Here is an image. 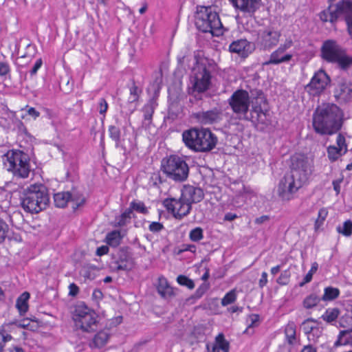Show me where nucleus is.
Here are the masks:
<instances>
[{"mask_svg":"<svg viewBox=\"0 0 352 352\" xmlns=\"http://www.w3.org/2000/svg\"><path fill=\"white\" fill-rule=\"evenodd\" d=\"M30 298V294L27 292H23L16 300V307L19 310L20 315H23L28 309V301Z\"/></svg>","mask_w":352,"mask_h":352,"instance_id":"32","label":"nucleus"},{"mask_svg":"<svg viewBox=\"0 0 352 352\" xmlns=\"http://www.w3.org/2000/svg\"><path fill=\"white\" fill-rule=\"evenodd\" d=\"M27 115L33 118L34 120H36L40 116V112L36 110V109L34 107H27Z\"/></svg>","mask_w":352,"mask_h":352,"instance_id":"62","label":"nucleus"},{"mask_svg":"<svg viewBox=\"0 0 352 352\" xmlns=\"http://www.w3.org/2000/svg\"><path fill=\"white\" fill-rule=\"evenodd\" d=\"M250 96L249 116H253L254 120H249L252 122H259L261 116H265L267 111V101L263 91L261 89H253L249 94Z\"/></svg>","mask_w":352,"mask_h":352,"instance_id":"13","label":"nucleus"},{"mask_svg":"<svg viewBox=\"0 0 352 352\" xmlns=\"http://www.w3.org/2000/svg\"><path fill=\"white\" fill-rule=\"evenodd\" d=\"M10 66L8 63L1 61V81L5 87H9L12 86L10 79Z\"/></svg>","mask_w":352,"mask_h":352,"instance_id":"35","label":"nucleus"},{"mask_svg":"<svg viewBox=\"0 0 352 352\" xmlns=\"http://www.w3.org/2000/svg\"><path fill=\"white\" fill-rule=\"evenodd\" d=\"M318 265L317 263H314L311 265V267L310 270L308 272V273L305 275V276L303 278V281L300 283V286H303L305 284L309 283L313 276V274L315 273L318 270Z\"/></svg>","mask_w":352,"mask_h":352,"instance_id":"54","label":"nucleus"},{"mask_svg":"<svg viewBox=\"0 0 352 352\" xmlns=\"http://www.w3.org/2000/svg\"><path fill=\"white\" fill-rule=\"evenodd\" d=\"M3 168L12 172L14 176L27 178L30 172L28 155L21 151H8L1 156Z\"/></svg>","mask_w":352,"mask_h":352,"instance_id":"7","label":"nucleus"},{"mask_svg":"<svg viewBox=\"0 0 352 352\" xmlns=\"http://www.w3.org/2000/svg\"><path fill=\"white\" fill-rule=\"evenodd\" d=\"M135 214L131 211V209L126 208L122 214L115 219L116 226L123 227L131 223L132 218Z\"/></svg>","mask_w":352,"mask_h":352,"instance_id":"30","label":"nucleus"},{"mask_svg":"<svg viewBox=\"0 0 352 352\" xmlns=\"http://www.w3.org/2000/svg\"><path fill=\"white\" fill-rule=\"evenodd\" d=\"M328 215V211L326 208H322L319 210L318 218L315 222V228L318 229L321 226L323 225L324 220Z\"/></svg>","mask_w":352,"mask_h":352,"instance_id":"50","label":"nucleus"},{"mask_svg":"<svg viewBox=\"0 0 352 352\" xmlns=\"http://www.w3.org/2000/svg\"><path fill=\"white\" fill-rule=\"evenodd\" d=\"M321 56L328 63L337 64L342 70L346 71L352 66V56H348L346 50L334 40H327L322 43Z\"/></svg>","mask_w":352,"mask_h":352,"instance_id":"5","label":"nucleus"},{"mask_svg":"<svg viewBox=\"0 0 352 352\" xmlns=\"http://www.w3.org/2000/svg\"><path fill=\"white\" fill-rule=\"evenodd\" d=\"M292 58V54L284 52L279 48H277L270 54L269 60L265 62L264 65H279L283 63H288Z\"/></svg>","mask_w":352,"mask_h":352,"instance_id":"25","label":"nucleus"},{"mask_svg":"<svg viewBox=\"0 0 352 352\" xmlns=\"http://www.w3.org/2000/svg\"><path fill=\"white\" fill-rule=\"evenodd\" d=\"M330 82L331 79L327 74L320 69L314 74L305 89L311 96H318L324 91Z\"/></svg>","mask_w":352,"mask_h":352,"instance_id":"17","label":"nucleus"},{"mask_svg":"<svg viewBox=\"0 0 352 352\" xmlns=\"http://www.w3.org/2000/svg\"><path fill=\"white\" fill-rule=\"evenodd\" d=\"M117 270L128 271L133 267L132 258L124 250H120L116 261Z\"/></svg>","mask_w":352,"mask_h":352,"instance_id":"26","label":"nucleus"},{"mask_svg":"<svg viewBox=\"0 0 352 352\" xmlns=\"http://www.w3.org/2000/svg\"><path fill=\"white\" fill-rule=\"evenodd\" d=\"M196 25L203 32H210L218 36L221 34L222 23L218 14L212 12L210 7H203L196 18Z\"/></svg>","mask_w":352,"mask_h":352,"instance_id":"10","label":"nucleus"},{"mask_svg":"<svg viewBox=\"0 0 352 352\" xmlns=\"http://www.w3.org/2000/svg\"><path fill=\"white\" fill-rule=\"evenodd\" d=\"M352 331V329L349 331H341L338 335V340L335 342L334 346H338L340 345H345L348 343L346 340H343V337L348 334L349 332Z\"/></svg>","mask_w":352,"mask_h":352,"instance_id":"58","label":"nucleus"},{"mask_svg":"<svg viewBox=\"0 0 352 352\" xmlns=\"http://www.w3.org/2000/svg\"><path fill=\"white\" fill-rule=\"evenodd\" d=\"M189 238L193 242H198L204 239V230L200 227L191 230L189 232Z\"/></svg>","mask_w":352,"mask_h":352,"instance_id":"45","label":"nucleus"},{"mask_svg":"<svg viewBox=\"0 0 352 352\" xmlns=\"http://www.w3.org/2000/svg\"><path fill=\"white\" fill-rule=\"evenodd\" d=\"M322 333V328L319 326V323L316 324V326L314 329L313 331H311V333H310L307 336V339L309 341L316 342L318 340V339L321 336Z\"/></svg>","mask_w":352,"mask_h":352,"instance_id":"53","label":"nucleus"},{"mask_svg":"<svg viewBox=\"0 0 352 352\" xmlns=\"http://www.w3.org/2000/svg\"><path fill=\"white\" fill-rule=\"evenodd\" d=\"M108 103L107 100L101 98L98 101V109L100 114L104 116L108 109Z\"/></svg>","mask_w":352,"mask_h":352,"instance_id":"57","label":"nucleus"},{"mask_svg":"<svg viewBox=\"0 0 352 352\" xmlns=\"http://www.w3.org/2000/svg\"><path fill=\"white\" fill-rule=\"evenodd\" d=\"M130 96L127 100V113L131 114L135 111L137 108V102L139 100L140 93L141 91L139 90L138 86L133 82L132 85L129 88Z\"/></svg>","mask_w":352,"mask_h":352,"instance_id":"27","label":"nucleus"},{"mask_svg":"<svg viewBox=\"0 0 352 352\" xmlns=\"http://www.w3.org/2000/svg\"><path fill=\"white\" fill-rule=\"evenodd\" d=\"M250 323L248 324V328L245 332L248 331L249 329L254 327L257 325L259 320V316L257 314H252L250 316Z\"/></svg>","mask_w":352,"mask_h":352,"instance_id":"60","label":"nucleus"},{"mask_svg":"<svg viewBox=\"0 0 352 352\" xmlns=\"http://www.w3.org/2000/svg\"><path fill=\"white\" fill-rule=\"evenodd\" d=\"M72 318L75 327L82 332L91 333L98 327V316L84 302H80L74 307Z\"/></svg>","mask_w":352,"mask_h":352,"instance_id":"8","label":"nucleus"},{"mask_svg":"<svg viewBox=\"0 0 352 352\" xmlns=\"http://www.w3.org/2000/svg\"><path fill=\"white\" fill-rule=\"evenodd\" d=\"M110 338V333L109 329L102 330L98 332L94 337L92 342L90 344L92 348H102L108 342Z\"/></svg>","mask_w":352,"mask_h":352,"instance_id":"28","label":"nucleus"},{"mask_svg":"<svg viewBox=\"0 0 352 352\" xmlns=\"http://www.w3.org/2000/svg\"><path fill=\"white\" fill-rule=\"evenodd\" d=\"M340 16H344L347 32L352 39V1L342 0L335 6L330 4L328 8L319 13L320 19L324 22L334 24Z\"/></svg>","mask_w":352,"mask_h":352,"instance_id":"6","label":"nucleus"},{"mask_svg":"<svg viewBox=\"0 0 352 352\" xmlns=\"http://www.w3.org/2000/svg\"><path fill=\"white\" fill-rule=\"evenodd\" d=\"M214 343L217 344L219 351L222 352H229L230 351V343L225 339L223 333H219L215 338Z\"/></svg>","mask_w":352,"mask_h":352,"instance_id":"39","label":"nucleus"},{"mask_svg":"<svg viewBox=\"0 0 352 352\" xmlns=\"http://www.w3.org/2000/svg\"><path fill=\"white\" fill-rule=\"evenodd\" d=\"M193 117L201 124H212L222 120V112L217 108L206 111H199L193 114Z\"/></svg>","mask_w":352,"mask_h":352,"instance_id":"20","label":"nucleus"},{"mask_svg":"<svg viewBox=\"0 0 352 352\" xmlns=\"http://www.w3.org/2000/svg\"><path fill=\"white\" fill-rule=\"evenodd\" d=\"M182 141L190 150L205 153L216 146L217 138L208 129L192 127L183 131Z\"/></svg>","mask_w":352,"mask_h":352,"instance_id":"3","label":"nucleus"},{"mask_svg":"<svg viewBox=\"0 0 352 352\" xmlns=\"http://www.w3.org/2000/svg\"><path fill=\"white\" fill-rule=\"evenodd\" d=\"M122 236L119 230H113L107 234L106 241L111 246L116 247L120 245Z\"/></svg>","mask_w":352,"mask_h":352,"instance_id":"36","label":"nucleus"},{"mask_svg":"<svg viewBox=\"0 0 352 352\" xmlns=\"http://www.w3.org/2000/svg\"><path fill=\"white\" fill-rule=\"evenodd\" d=\"M69 295L71 296H76L79 292V287L74 283L69 285Z\"/></svg>","mask_w":352,"mask_h":352,"instance_id":"64","label":"nucleus"},{"mask_svg":"<svg viewBox=\"0 0 352 352\" xmlns=\"http://www.w3.org/2000/svg\"><path fill=\"white\" fill-rule=\"evenodd\" d=\"M291 272L289 270H286L280 273V275L276 280V283L280 285H287L289 283Z\"/></svg>","mask_w":352,"mask_h":352,"instance_id":"51","label":"nucleus"},{"mask_svg":"<svg viewBox=\"0 0 352 352\" xmlns=\"http://www.w3.org/2000/svg\"><path fill=\"white\" fill-rule=\"evenodd\" d=\"M296 326L294 322H289L285 328V334L289 344H293L296 340Z\"/></svg>","mask_w":352,"mask_h":352,"instance_id":"34","label":"nucleus"},{"mask_svg":"<svg viewBox=\"0 0 352 352\" xmlns=\"http://www.w3.org/2000/svg\"><path fill=\"white\" fill-rule=\"evenodd\" d=\"M327 153L329 160L331 162H335L346 153L337 148V146L335 145H330L327 148Z\"/></svg>","mask_w":352,"mask_h":352,"instance_id":"33","label":"nucleus"},{"mask_svg":"<svg viewBox=\"0 0 352 352\" xmlns=\"http://www.w3.org/2000/svg\"><path fill=\"white\" fill-rule=\"evenodd\" d=\"M164 229L162 223L157 221L151 222L148 226V230L153 233H157Z\"/></svg>","mask_w":352,"mask_h":352,"instance_id":"59","label":"nucleus"},{"mask_svg":"<svg viewBox=\"0 0 352 352\" xmlns=\"http://www.w3.org/2000/svg\"><path fill=\"white\" fill-rule=\"evenodd\" d=\"M336 100L339 103H346L352 98V84L346 80L340 79L333 91Z\"/></svg>","mask_w":352,"mask_h":352,"instance_id":"19","label":"nucleus"},{"mask_svg":"<svg viewBox=\"0 0 352 352\" xmlns=\"http://www.w3.org/2000/svg\"><path fill=\"white\" fill-rule=\"evenodd\" d=\"M336 144L337 148L341 149L345 153L348 151V146L346 142V139L344 136L341 133H338L336 138Z\"/></svg>","mask_w":352,"mask_h":352,"instance_id":"55","label":"nucleus"},{"mask_svg":"<svg viewBox=\"0 0 352 352\" xmlns=\"http://www.w3.org/2000/svg\"><path fill=\"white\" fill-rule=\"evenodd\" d=\"M320 298L316 294L307 296L303 300V306L306 309H311L316 307L320 301Z\"/></svg>","mask_w":352,"mask_h":352,"instance_id":"42","label":"nucleus"},{"mask_svg":"<svg viewBox=\"0 0 352 352\" xmlns=\"http://www.w3.org/2000/svg\"><path fill=\"white\" fill-rule=\"evenodd\" d=\"M109 133L110 138L116 142V145L120 142L121 131L119 127L114 125L109 126Z\"/></svg>","mask_w":352,"mask_h":352,"instance_id":"46","label":"nucleus"},{"mask_svg":"<svg viewBox=\"0 0 352 352\" xmlns=\"http://www.w3.org/2000/svg\"><path fill=\"white\" fill-rule=\"evenodd\" d=\"M342 112L334 104H324L318 107L313 115V126L321 135H332L342 126Z\"/></svg>","mask_w":352,"mask_h":352,"instance_id":"1","label":"nucleus"},{"mask_svg":"<svg viewBox=\"0 0 352 352\" xmlns=\"http://www.w3.org/2000/svg\"><path fill=\"white\" fill-rule=\"evenodd\" d=\"M14 323H9L1 326V340L3 342H6L12 340V336L7 333V332H12L14 329Z\"/></svg>","mask_w":352,"mask_h":352,"instance_id":"43","label":"nucleus"},{"mask_svg":"<svg viewBox=\"0 0 352 352\" xmlns=\"http://www.w3.org/2000/svg\"><path fill=\"white\" fill-rule=\"evenodd\" d=\"M250 96L244 89H237L228 98V103L239 120L249 121L254 120L253 116H249Z\"/></svg>","mask_w":352,"mask_h":352,"instance_id":"11","label":"nucleus"},{"mask_svg":"<svg viewBox=\"0 0 352 352\" xmlns=\"http://www.w3.org/2000/svg\"><path fill=\"white\" fill-rule=\"evenodd\" d=\"M291 175L302 182L307 181L311 173V165L308 158L303 155L296 154L291 157Z\"/></svg>","mask_w":352,"mask_h":352,"instance_id":"14","label":"nucleus"},{"mask_svg":"<svg viewBox=\"0 0 352 352\" xmlns=\"http://www.w3.org/2000/svg\"><path fill=\"white\" fill-rule=\"evenodd\" d=\"M195 65L191 76V93H204L211 84L212 72L215 69L213 60L204 56L199 52H195Z\"/></svg>","mask_w":352,"mask_h":352,"instance_id":"2","label":"nucleus"},{"mask_svg":"<svg viewBox=\"0 0 352 352\" xmlns=\"http://www.w3.org/2000/svg\"><path fill=\"white\" fill-rule=\"evenodd\" d=\"M232 53L238 54L241 57H247L255 50L254 43L246 39H238L232 42L229 46Z\"/></svg>","mask_w":352,"mask_h":352,"instance_id":"23","label":"nucleus"},{"mask_svg":"<svg viewBox=\"0 0 352 352\" xmlns=\"http://www.w3.org/2000/svg\"><path fill=\"white\" fill-rule=\"evenodd\" d=\"M21 201V206L25 211L38 213L45 209L50 203L48 190L42 184L31 185L23 190Z\"/></svg>","mask_w":352,"mask_h":352,"instance_id":"4","label":"nucleus"},{"mask_svg":"<svg viewBox=\"0 0 352 352\" xmlns=\"http://www.w3.org/2000/svg\"><path fill=\"white\" fill-rule=\"evenodd\" d=\"M229 1L236 10L248 16H252L261 4V0H229Z\"/></svg>","mask_w":352,"mask_h":352,"instance_id":"22","label":"nucleus"},{"mask_svg":"<svg viewBox=\"0 0 352 352\" xmlns=\"http://www.w3.org/2000/svg\"><path fill=\"white\" fill-rule=\"evenodd\" d=\"M157 289L160 295L163 298H167L175 296L173 288L170 286L166 278L164 276L158 278V285Z\"/></svg>","mask_w":352,"mask_h":352,"instance_id":"29","label":"nucleus"},{"mask_svg":"<svg viewBox=\"0 0 352 352\" xmlns=\"http://www.w3.org/2000/svg\"><path fill=\"white\" fill-rule=\"evenodd\" d=\"M1 111H4L5 114L7 116V117H1V119H3L6 122V123H3L1 122V126L6 129H10L13 126H16L19 131H24L26 133V128L24 126L23 123L18 120L16 116L15 113L13 111H8L7 107H1ZM3 114V112H1V115Z\"/></svg>","mask_w":352,"mask_h":352,"instance_id":"24","label":"nucleus"},{"mask_svg":"<svg viewBox=\"0 0 352 352\" xmlns=\"http://www.w3.org/2000/svg\"><path fill=\"white\" fill-rule=\"evenodd\" d=\"M129 209H131V211L133 212V211H136L137 212L143 214H146L148 213V210L145 206L144 203L139 200H133L131 201L130 203Z\"/></svg>","mask_w":352,"mask_h":352,"instance_id":"37","label":"nucleus"},{"mask_svg":"<svg viewBox=\"0 0 352 352\" xmlns=\"http://www.w3.org/2000/svg\"><path fill=\"white\" fill-rule=\"evenodd\" d=\"M162 170L167 177L175 182H184L189 174V167L186 160L177 155L163 159Z\"/></svg>","mask_w":352,"mask_h":352,"instance_id":"9","label":"nucleus"},{"mask_svg":"<svg viewBox=\"0 0 352 352\" xmlns=\"http://www.w3.org/2000/svg\"><path fill=\"white\" fill-rule=\"evenodd\" d=\"M293 45V41L291 38H287L285 39L284 43L280 44L278 47L284 52H286V50L290 48Z\"/></svg>","mask_w":352,"mask_h":352,"instance_id":"61","label":"nucleus"},{"mask_svg":"<svg viewBox=\"0 0 352 352\" xmlns=\"http://www.w3.org/2000/svg\"><path fill=\"white\" fill-rule=\"evenodd\" d=\"M155 106L154 102L149 101L142 108L144 120L143 125L149 126L151 123L153 115L155 111Z\"/></svg>","mask_w":352,"mask_h":352,"instance_id":"31","label":"nucleus"},{"mask_svg":"<svg viewBox=\"0 0 352 352\" xmlns=\"http://www.w3.org/2000/svg\"><path fill=\"white\" fill-rule=\"evenodd\" d=\"M34 321H36L35 320V318H34V319H30V318H24L23 320H21V321L16 322H13L12 323H14V328L15 329V327H21V328H23V329H29V330H32L33 329V327L31 325L30 322H34Z\"/></svg>","mask_w":352,"mask_h":352,"instance_id":"52","label":"nucleus"},{"mask_svg":"<svg viewBox=\"0 0 352 352\" xmlns=\"http://www.w3.org/2000/svg\"><path fill=\"white\" fill-rule=\"evenodd\" d=\"M236 299V294L235 289H232L228 292L221 300V305L227 306L234 302Z\"/></svg>","mask_w":352,"mask_h":352,"instance_id":"49","label":"nucleus"},{"mask_svg":"<svg viewBox=\"0 0 352 352\" xmlns=\"http://www.w3.org/2000/svg\"><path fill=\"white\" fill-rule=\"evenodd\" d=\"M336 229L338 233L345 236H350L352 234V221L349 219L345 221L342 226H338Z\"/></svg>","mask_w":352,"mask_h":352,"instance_id":"44","label":"nucleus"},{"mask_svg":"<svg viewBox=\"0 0 352 352\" xmlns=\"http://www.w3.org/2000/svg\"><path fill=\"white\" fill-rule=\"evenodd\" d=\"M181 196L192 206V204L199 203L204 199V193L201 188L185 185L181 190Z\"/></svg>","mask_w":352,"mask_h":352,"instance_id":"21","label":"nucleus"},{"mask_svg":"<svg viewBox=\"0 0 352 352\" xmlns=\"http://www.w3.org/2000/svg\"><path fill=\"white\" fill-rule=\"evenodd\" d=\"M340 291L338 288L327 287L324 289L322 300L324 301L333 300L338 297Z\"/></svg>","mask_w":352,"mask_h":352,"instance_id":"38","label":"nucleus"},{"mask_svg":"<svg viewBox=\"0 0 352 352\" xmlns=\"http://www.w3.org/2000/svg\"><path fill=\"white\" fill-rule=\"evenodd\" d=\"M177 282L180 285L185 286L190 289H192L195 287L193 280L185 275H179L177 278Z\"/></svg>","mask_w":352,"mask_h":352,"instance_id":"48","label":"nucleus"},{"mask_svg":"<svg viewBox=\"0 0 352 352\" xmlns=\"http://www.w3.org/2000/svg\"><path fill=\"white\" fill-rule=\"evenodd\" d=\"M339 313L338 308L327 309L321 318L327 322H332L337 319Z\"/></svg>","mask_w":352,"mask_h":352,"instance_id":"41","label":"nucleus"},{"mask_svg":"<svg viewBox=\"0 0 352 352\" xmlns=\"http://www.w3.org/2000/svg\"><path fill=\"white\" fill-rule=\"evenodd\" d=\"M316 324H318V321L312 318H309L304 320L301 324V327L303 330L305 334L307 336L313 331L314 329L316 327Z\"/></svg>","mask_w":352,"mask_h":352,"instance_id":"40","label":"nucleus"},{"mask_svg":"<svg viewBox=\"0 0 352 352\" xmlns=\"http://www.w3.org/2000/svg\"><path fill=\"white\" fill-rule=\"evenodd\" d=\"M280 32L272 27L261 29L257 32V37L254 42L255 48L260 50H270L279 42Z\"/></svg>","mask_w":352,"mask_h":352,"instance_id":"12","label":"nucleus"},{"mask_svg":"<svg viewBox=\"0 0 352 352\" xmlns=\"http://www.w3.org/2000/svg\"><path fill=\"white\" fill-rule=\"evenodd\" d=\"M302 182L291 174H287L280 179L278 192L279 196L284 200H289L292 195L296 192L302 185Z\"/></svg>","mask_w":352,"mask_h":352,"instance_id":"16","label":"nucleus"},{"mask_svg":"<svg viewBox=\"0 0 352 352\" xmlns=\"http://www.w3.org/2000/svg\"><path fill=\"white\" fill-rule=\"evenodd\" d=\"M190 54V50L188 46L182 48L177 57L178 63L180 65H184L186 61L188 60Z\"/></svg>","mask_w":352,"mask_h":352,"instance_id":"47","label":"nucleus"},{"mask_svg":"<svg viewBox=\"0 0 352 352\" xmlns=\"http://www.w3.org/2000/svg\"><path fill=\"white\" fill-rule=\"evenodd\" d=\"M43 64V61L41 58H38L36 63H34L33 67L30 70V74L32 76L35 75L37 72V71L41 68V65Z\"/></svg>","mask_w":352,"mask_h":352,"instance_id":"63","label":"nucleus"},{"mask_svg":"<svg viewBox=\"0 0 352 352\" xmlns=\"http://www.w3.org/2000/svg\"><path fill=\"white\" fill-rule=\"evenodd\" d=\"M54 204L58 208H64L68 202L72 203V208L76 210L85 203V199L76 192H61L54 194Z\"/></svg>","mask_w":352,"mask_h":352,"instance_id":"18","label":"nucleus"},{"mask_svg":"<svg viewBox=\"0 0 352 352\" xmlns=\"http://www.w3.org/2000/svg\"><path fill=\"white\" fill-rule=\"evenodd\" d=\"M163 205L173 217L179 220L186 217L191 211L192 206L180 196L179 199L166 198Z\"/></svg>","mask_w":352,"mask_h":352,"instance_id":"15","label":"nucleus"},{"mask_svg":"<svg viewBox=\"0 0 352 352\" xmlns=\"http://www.w3.org/2000/svg\"><path fill=\"white\" fill-rule=\"evenodd\" d=\"M210 288V284L208 283H203L196 290L194 298H200Z\"/></svg>","mask_w":352,"mask_h":352,"instance_id":"56","label":"nucleus"}]
</instances>
